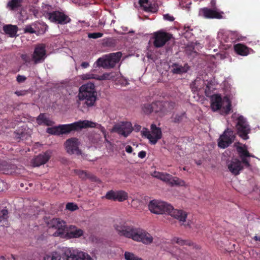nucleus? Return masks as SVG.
<instances>
[{"instance_id":"1","label":"nucleus","mask_w":260,"mask_h":260,"mask_svg":"<svg viewBox=\"0 0 260 260\" xmlns=\"http://www.w3.org/2000/svg\"><path fill=\"white\" fill-rule=\"evenodd\" d=\"M118 235L126 238L141 242L145 245H150L153 243L152 236L146 230L137 228L127 222H120L114 226Z\"/></svg>"},{"instance_id":"2","label":"nucleus","mask_w":260,"mask_h":260,"mask_svg":"<svg viewBox=\"0 0 260 260\" xmlns=\"http://www.w3.org/2000/svg\"><path fill=\"white\" fill-rule=\"evenodd\" d=\"M149 210L156 214L166 213L178 220L180 222H185L187 218V213L182 210L175 209L170 204L160 201H151L148 205Z\"/></svg>"},{"instance_id":"3","label":"nucleus","mask_w":260,"mask_h":260,"mask_svg":"<svg viewBox=\"0 0 260 260\" xmlns=\"http://www.w3.org/2000/svg\"><path fill=\"white\" fill-rule=\"evenodd\" d=\"M61 257L63 260H93L85 252L67 247L49 253L44 256V260H60Z\"/></svg>"},{"instance_id":"4","label":"nucleus","mask_w":260,"mask_h":260,"mask_svg":"<svg viewBox=\"0 0 260 260\" xmlns=\"http://www.w3.org/2000/svg\"><path fill=\"white\" fill-rule=\"evenodd\" d=\"M211 107L213 111L220 110V113L222 115L229 114L232 110L230 100L226 96L222 99L218 94H216L212 97Z\"/></svg>"},{"instance_id":"5","label":"nucleus","mask_w":260,"mask_h":260,"mask_svg":"<svg viewBox=\"0 0 260 260\" xmlns=\"http://www.w3.org/2000/svg\"><path fill=\"white\" fill-rule=\"evenodd\" d=\"M59 126L61 135H62L69 134L72 131H78L84 128L94 127L95 126V123L88 120H79L72 123L61 124Z\"/></svg>"},{"instance_id":"6","label":"nucleus","mask_w":260,"mask_h":260,"mask_svg":"<svg viewBox=\"0 0 260 260\" xmlns=\"http://www.w3.org/2000/svg\"><path fill=\"white\" fill-rule=\"evenodd\" d=\"M121 55L120 52H117L103 56L98 59L96 61V66L105 69L114 68L119 61Z\"/></svg>"},{"instance_id":"7","label":"nucleus","mask_w":260,"mask_h":260,"mask_svg":"<svg viewBox=\"0 0 260 260\" xmlns=\"http://www.w3.org/2000/svg\"><path fill=\"white\" fill-rule=\"evenodd\" d=\"M150 129L151 131L148 128L144 127L141 132V135L142 137L148 139L150 144L155 145L162 137L161 130L155 124L151 125Z\"/></svg>"},{"instance_id":"8","label":"nucleus","mask_w":260,"mask_h":260,"mask_svg":"<svg viewBox=\"0 0 260 260\" xmlns=\"http://www.w3.org/2000/svg\"><path fill=\"white\" fill-rule=\"evenodd\" d=\"M236 120L237 122L236 127L238 135L244 140L248 139L249 137L248 135L251 132V128L246 119L244 116L240 115L238 117Z\"/></svg>"},{"instance_id":"9","label":"nucleus","mask_w":260,"mask_h":260,"mask_svg":"<svg viewBox=\"0 0 260 260\" xmlns=\"http://www.w3.org/2000/svg\"><path fill=\"white\" fill-rule=\"evenodd\" d=\"M78 107L88 109L94 106L97 99L96 92L92 93H79Z\"/></svg>"},{"instance_id":"10","label":"nucleus","mask_w":260,"mask_h":260,"mask_svg":"<svg viewBox=\"0 0 260 260\" xmlns=\"http://www.w3.org/2000/svg\"><path fill=\"white\" fill-rule=\"evenodd\" d=\"M49 228H53L57 230L53 234L54 236H59L64 237V234L67 231V225L66 222L59 218H53L47 223Z\"/></svg>"},{"instance_id":"11","label":"nucleus","mask_w":260,"mask_h":260,"mask_svg":"<svg viewBox=\"0 0 260 260\" xmlns=\"http://www.w3.org/2000/svg\"><path fill=\"white\" fill-rule=\"evenodd\" d=\"M235 138L236 136L234 131L227 128L224 131L218 139V147L223 149L227 148L234 142Z\"/></svg>"},{"instance_id":"12","label":"nucleus","mask_w":260,"mask_h":260,"mask_svg":"<svg viewBox=\"0 0 260 260\" xmlns=\"http://www.w3.org/2000/svg\"><path fill=\"white\" fill-rule=\"evenodd\" d=\"M81 145L80 141L76 138H71L67 139L64 145L68 153L70 154L81 155V150L79 149Z\"/></svg>"},{"instance_id":"13","label":"nucleus","mask_w":260,"mask_h":260,"mask_svg":"<svg viewBox=\"0 0 260 260\" xmlns=\"http://www.w3.org/2000/svg\"><path fill=\"white\" fill-rule=\"evenodd\" d=\"M46 57V45L41 43L35 46L32 54V60L35 64L43 62Z\"/></svg>"},{"instance_id":"14","label":"nucleus","mask_w":260,"mask_h":260,"mask_svg":"<svg viewBox=\"0 0 260 260\" xmlns=\"http://www.w3.org/2000/svg\"><path fill=\"white\" fill-rule=\"evenodd\" d=\"M113 131L126 138L133 131L132 124L128 121L121 122L113 126Z\"/></svg>"},{"instance_id":"15","label":"nucleus","mask_w":260,"mask_h":260,"mask_svg":"<svg viewBox=\"0 0 260 260\" xmlns=\"http://www.w3.org/2000/svg\"><path fill=\"white\" fill-rule=\"evenodd\" d=\"M172 37L169 33L157 31L154 34L153 45L156 48H160L164 46Z\"/></svg>"},{"instance_id":"16","label":"nucleus","mask_w":260,"mask_h":260,"mask_svg":"<svg viewBox=\"0 0 260 260\" xmlns=\"http://www.w3.org/2000/svg\"><path fill=\"white\" fill-rule=\"evenodd\" d=\"M49 20L52 22L59 24H66L70 22L71 18L63 12L55 11L50 15Z\"/></svg>"},{"instance_id":"17","label":"nucleus","mask_w":260,"mask_h":260,"mask_svg":"<svg viewBox=\"0 0 260 260\" xmlns=\"http://www.w3.org/2000/svg\"><path fill=\"white\" fill-rule=\"evenodd\" d=\"M105 198L109 200L122 202L127 200L128 195L126 192L123 190H111L106 193Z\"/></svg>"},{"instance_id":"18","label":"nucleus","mask_w":260,"mask_h":260,"mask_svg":"<svg viewBox=\"0 0 260 260\" xmlns=\"http://www.w3.org/2000/svg\"><path fill=\"white\" fill-rule=\"evenodd\" d=\"M237 151L244 166L246 168H250L251 167L250 160L248 158L255 157L254 155L250 154L246 148L242 146H237Z\"/></svg>"},{"instance_id":"19","label":"nucleus","mask_w":260,"mask_h":260,"mask_svg":"<svg viewBox=\"0 0 260 260\" xmlns=\"http://www.w3.org/2000/svg\"><path fill=\"white\" fill-rule=\"evenodd\" d=\"M143 111L145 114H150L152 112L158 113L162 109V105L160 102H156L152 104H144L143 107Z\"/></svg>"},{"instance_id":"20","label":"nucleus","mask_w":260,"mask_h":260,"mask_svg":"<svg viewBox=\"0 0 260 260\" xmlns=\"http://www.w3.org/2000/svg\"><path fill=\"white\" fill-rule=\"evenodd\" d=\"M242 160L240 161L238 159H233L228 165L229 171L234 175H237L240 173L243 167L242 166Z\"/></svg>"},{"instance_id":"21","label":"nucleus","mask_w":260,"mask_h":260,"mask_svg":"<svg viewBox=\"0 0 260 260\" xmlns=\"http://www.w3.org/2000/svg\"><path fill=\"white\" fill-rule=\"evenodd\" d=\"M17 167L6 161H2L0 163V172L5 174H13L17 173Z\"/></svg>"},{"instance_id":"22","label":"nucleus","mask_w":260,"mask_h":260,"mask_svg":"<svg viewBox=\"0 0 260 260\" xmlns=\"http://www.w3.org/2000/svg\"><path fill=\"white\" fill-rule=\"evenodd\" d=\"M50 158V155L47 152L40 154L35 157L32 161L34 167H39L46 163Z\"/></svg>"},{"instance_id":"23","label":"nucleus","mask_w":260,"mask_h":260,"mask_svg":"<svg viewBox=\"0 0 260 260\" xmlns=\"http://www.w3.org/2000/svg\"><path fill=\"white\" fill-rule=\"evenodd\" d=\"M203 15L207 18L221 19L222 17V13L219 12L216 10H213L207 8L202 9Z\"/></svg>"},{"instance_id":"24","label":"nucleus","mask_w":260,"mask_h":260,"mask_svg":"<svg viewBox=\"0 0 260 260\" xmlns=\"http://www.w3.org/2000/svg\"><path fill=\"white\" fill-rule=\"evenodd\" d=\"M70 230L64 234L65 237L68 238H79L83 235V231L75 226H71Z\"/></svg>"},{"instance_id":"25","label":"nucleus","mask_w":260,"mask_h":260,"mask_svg":"<svg viewBox=\"0 0 260 260\" xmlns=\"http://www.w3.org/2000/svg\"><path fill=\"white\" fill-rule=\"evenodd\" d=\"M37 123L40 125L52 126L54 122L47 117L45 113H40L36 118Z\"/></svg>"},{"instance_id":"26","label":"nucleus","mask_w":260,"mask_h":260,"mask_svg":"<svg viewBox=\"0 0 260 260\" xmlns=\"http://www.w3.org/2000/svg\"><path fill=\"white\" fill-rule=\"evenodd\" d=\"M235 52L241 56H247L249 53V48L242 44H237L234 46Z\"/></svg>"},{"instance_id":"27","label":"nucleus","mask_w":260,"mask_h":260,"mask_svg":"<svg viewBox=\"0 0 260 260\" xmlns=\"http://www.w3.org/2000/svg\"><path fill=\"white\" fill-rule=\"evenodd\" d=\"M187 118L185 112L174 113L171 117V122L173 123H180Z\"/></svg>"},{"instance_id":"28","label":"nucleus","mask_w":260,"mask_h":260,"mask_svg":"<svg viewBox=\"0 0 260 260\" xmlns=\"http://www.w3.org/2000/svg\"><path fill=\"white\" fill-rule=\"evenodd\" d=\"M189 69L187 64H185L184 66H180L177 63H173L172 66V71L174 74H182L186 73Z\"/></svg>"},{"instance_id":"29","label":"nucleus","mask_w":260,"mask_h":260,"mask_svg":"<svg viewBox=\"0 0 260 260\" xmlns=\"http://www.w3.org/2000/svg\"><path fill=\"white\" fill-rule=\"evenodd\" d=\"M96 92L95 89L94 83L91 82L87 83L82 85L79 88V93H92Z\"/></svg>"},{"instance_id":"30","label":"nucleus","mask_w":260,"mask_h":260,"mask_svg":"<svg viewBox=\"0 0 260 260\" xmlns=\"http://www.w3.org/2000/svg\"><path fill=\"white\" fill-rule=\"evenodd\" d=\"M23 0H10L7 5V7L11 11H17L22 6Z\"/></svg>"},{"instance_id":"31","label":"nucleus","mask_w":260,"mask_h":260,"mask_svg":"<svg viewBox=\"0 0 260 260\" xmlns=\"http://www.w3.org/2000/svg\"><path fill=\"white\" fill-rule=\"evenodd\" d=\"M3 30L6 34L9 35L11 37H14L17 32L18 27L16 25H6L3 27Z\"/></svg>"},{"instance_id":"32","label":"nucleus","mask_w":260,"mask_h":260,"mask_svg":"<svg viewBox=\"0 0 260 260\" xmlns=\"http://www.w3.org/2000/svg\"><path fill=\"white\" fill-rule=\"evenodd\" d=\"M204 81L200 77H197L192 83L190 86L193 91L201 90L204 87Z\"/></svg>"},{"instance_id":"33","label":"nucleus","mask_w":260,"mask_h":260,"mask_svg":"<svg viewBox=\"0 0 260 260\" xmlns=\"http://www.w3.org/2000/svg\"><path fill=\"white\" fill-rule=\"evenodd\" d=\"M8 211L6 208H0V222L3 226L8 225Z\"/></svg>"},{"instance_id":"34","label":"nucleus","mask_w":260,"mask_h":260,"mask_svg":"<svg viewBox=\"0 0 260 260\" xmlns=\"http://www.w3.org/2000/svg\"><path fill=\"white\" fill-rule=\"evenodd\" d=\"M53 12V8L51 6L43 4L41 12L46 18L49 19L50 15H51Z\"/></svg>"},{"instance_id":"35","label":"nucleus","mask_w":260,"mask_h":260,"mask_svg":"<svg viewBox=\"0 0 260 260\" xmlns=\"http://www.w3.org/2000/svg\"><path fill=\"white\" fill-rule=\"evenodd\" d=\"M154 176L166 182H169L171 179V175L159 172H154Z\"/></svg>"},{"instance_id":"36","label":"nucleus","mask_w":260,"mask_h":260,"mask_svg":"<svg viewBox=\"0 0 260 260\" xmlns=\"http://www.w3.org/2000/svg\"><path fill=\"white\" fill-rule=\"evenodd\" d=\"M172 186L176 185L179 186H185L186 183L185 182L176 177H173L171 175V180L169 181V182Z\"/></svg>"},{"instance_id":"37","label":"nucleus","mask_w":260,"mask_h":260,"mask_svg":"<svg viewBox=\"0 0 260 260\" xmlns=\"http://www.w3.org/2000/svg\"><path fill=\"white\" fill-rule=\"evenodd\" d=\"M139 4L145 11H152V7L150 6L149 0H139Z\"/></svg>"},{"instance_id":"38","label":"nucleus","mask_w":260,"mask_h":260,"mask_svg":"<svg viewBox=\"0 0 260 260\" xmlns=\"http://www.w3.org/2000/svg\"><path fill=\"white\" fill-rule=\"evenodd\" d=\"M60 126H56L51 127H48L46 129V132L49 134L53 135L59 136L61 135L60 132Z\"/></svg>"},{"instance_id":"39","label":"nucleus","mask_w":260,"mask_h":260,"mask_svg":"<svg viewBox=\"0 0 260 260\" xmlns=\"http://www.w3.org/2000/svg\"><path fill=\"white\" fill-rule=\"evenodd\" d=\"M124 256L125 260H141L140 257H138L134 253L128 251H125Z\"/></svg>"},{"instance_id":"40","label":"nucleus","mask_w":260,"mask_h":260,"mask_svg":"<svg viewBox=\"0 0 260 260\" xmlns=\"http://www.w3.org/2000/svg\"><path fill=\"white\" fill-rule=\"evenodd\" d=\"M171 242L173 244L175 243L180 245H190L189 242L183 240L178 237H174L171 240Z\"/></svg>"},{"instance_id":"41","label":"nucleus","mask_w":260,"mask_h":260,"mask_svg":"<svg viewBox=\"0 0 260 260\" xmlns=\"http://www.w3.org/2000/svg\"><path fill=\"white\" fill-rule=\"evenodd\" d=\"M113 77H114V76L113 75V73H106L103 74L101 76L98 75L97 80H110Z\"/></svg>"},{"instance_id":"42","label":"nucleus","mask_w":260,"mask_h":260,"mask_svg":"<svg viewBox=\"0 0 260 260\" xmlns=\"http://www.w3.org/2000/svg\"><path fill=\"white\" fill-rule=\"evenodd\" d=\"M66 209L71 211H74L78 209V207L76 204L68 203L66 205Z\"/></svg>"},{"instance_id":"43","label":"nucleus","mask_w":260,"mask_h":260,"mask_svg":"<svg viewBox=\"0 0 260 260\" xmlns=\"http://www.w3.org/2000/svg\"><path fill=\"white\" fill-rule=\"evenodd\" d=\"M77 173L80 178L83 179L91 177L90 175L84 171L79 170L77 171Z\"/></svg>"},{"instance_id":"44","label":"nucleus","mask_w":260,"mask_h":260,"mask_svg":"<svg viewBox=\"0 0 260 260\" xmlns=\"http://www.w3.org/2000/svg\"><path fill=\"white\" fill-rule=\"evenodd\" d=\"M24 33H29V34H36L37 31L36 30H34L32 27H31L30 25H27L23 28Z\"/></svg>"},{"instance_id":"45","label":"nucleus","mask_w":260,"mask_h":260,"mask_svg":"<svg viewBox=\"0 0 260 260\" xmlns=\"http://www.w3.org/2000/svg\"><path fill=\"white\" fill-rule=\"evenodd\" d=\"M232 40H240V35L236 31H231L229 35Z\"/></svg>"},{"instance_id":"46","label":"nucleus","mask_w":260,"mask_h":260,"mask_svg":"<svg viewBox=\"0 0 260 260\" xmlns=\"http://www.w3.org/2000/svg\"><path fill=\"white\" fill-rule=\"evenodd\" d=\"M103 34L102 32H93V33H89L88 35V37L89 38L92 39H98L99 38H101L103 37Z\"/></svg>"},{"instance_id":"47","label":"nucleus","mask_w":260,"mask_h":260,"mask_svg":"<svg viewBox=\"0 0 260 260\" xmlns=\"http://www.w3.org/2000/svg\"><path fill=\"white\" fill-rule=\"evenodd\" d=\"M21 58L26 64L29 63L32 60V58L27 54H21Z\"/></svg>"},{"instance_id":"48","label":"nucleus","mask_w":260,"mask_h":260,"mask_svg":"<svg viewBox=\"0 0 260 260\" xmlns=\"http://www.w3.org/2000/svg\"><path fill=\"white\" fill-rule=\"evenodd\" d=\"M82 78L83 79H94L97 80L98 75L90 73L85 74L82 75Z\"/></svg>"},{"instance_id":"49","label":"nucleus","mask_w":260,"mask_h":260,"mask_svg":"<svg viewBox=\"0 0 260 260\" xmlns=\"http://www.w3.org/2000/svg\"><path fill=\"white\" fill-rule=\"evenodd\" d=\"M164 18L166 20H168L169 21H173L175 19L174 17L170 15L169 14H167L164 15Z\"/></svg>"},{"instance_id":"50","label":"nucleus","mask_w":260,"mask_h":260,"mask_svg":"<svg viewBox=\"0 0 260 260\" xmlns=\"http://www.w3.org/2000/svg\"><path fill=\"white\" fill-rule=\"evenodd\" d=\"M26 79V78L22 75H18L17 77V81L19 83H22L24 82Z\"/></svg>"},{"instance_id":"51","label":"nucleus","mask_w":260,"mask_h":260,"mask_svg":"<svg viewBox=\"0 0 260 260\" xmlns=\"http://www.w3.org/2000/svg\"><path fill=\"white\" fill-rule=\"evenodd\" d=\"M6 185V182L0 179V191H3L5 189L7 188Z\"/></svg>"},{"instance_id":"52","label":"nucleus","mask_w":260,"mask_h":260,"mask_svg":"<svg viewBox=\"0 0 260 260\" xmlns=\"http://www.w3.org/2000/svg\"><path fill=\"white\" fill-rule=\"evenodd\" d=\"M40 23L36 21L34 23H32L30 24H29L31 27H32V28L34 30H36L37 31L38 30V29H39V25Z\"/></svg>"},{"instance_id":"53","label":"nucleus","mask_w":260,"mask_h":260,"mask_svg":"<svg viewBox=\"0 0 260 260\" xmlns=\"http://www.w3.org/2000/svg\"><path fill=\"white\" fill-rule=\"evenodd\" d=\"M26 93L27 91L26 90L16 91L15 92V94H16L18 96L24 95L26 94Z\"/></svg>"},{"instance_id":"54","label":"nucleus","mask_w":260,"mask_h":260,"mask_svg":"<svg viewBox=\"0 0 260 260\" xmlns=\"http://www.w3.org/2000/svg\"><path fill=\"white\" fill-rule=\"evenodd\" d=\"M138 157L141 158H144L146 156V152L145 151H141L138 153Z\"/></svg>"},{"instance_id":"55","label":"nucleus","mask_w":260,"mask_h":260,"mask_svg":"<svg viewBox=\"0 0 260 260\" xmlns=\"http://www.w3.org/2000/svg\"><path fill=\"white\" fill-rule=\"evenodd\" d=\"M141 129V126L139 124H135L134 127H133V131H135L136 132H138L140 131Z\"/></svg>"},{"instance_id":"56","label":"nucleus","mask_w":260,"mask_h":260,"mask_svg":"<svg viewBox=\"0 0 260 260\" xmlns=\"http://www.w3.org/2000/svg\"><path fill=\"white\" fill-rule=\"evenodd\" d=\"M125 151H126V152L131 153L133 151V148L131 146L127 145L125 148Z\"/></svg>"},{"instance_id":"57","label":"nucleus","mask_w":260,"mask_h":260,"mask_svg":"<svg viewBox=\"0 0 260 260\" xmlns=\"http://www.w3.org/2000/svg\"><path fill=\"white\" fill-rule=\"evenodd\" d=\"M184 30L186 31V32H187L189 31H192L193 29L192 28H191L190 26L185 25L184 26Z\"/></svg>"},{"instance_id":"58","label":"nucleus","mask_w":260,"mask_h":260,"mask_svg":"<svg viewBox=\"0 0 260 260\" xmlns=\"http://www.w3.org/2000/svg\"><path fill=\"white\" fill-rule=\"evenodd\" d=\"M89 64L88 62H83L81 64V66L82 68H87L88 67H89Z\"/></svg>"},{"instance_id":"59","label":"nucleus","mask_w":260,"mask_h":260,"mask_svg":"<svg viewBox=\"0 0 260 260\" xmlns=\"http://www.w3.org/2000/svg\"><path fill=\"white\" fill-rule=\"evenodd\" d=\"M255 241H258L260 242V236H255L253 238Z\"/></svg>"},{"instance_id":"60","label":"nucleus","mask_w":260,"mask_h":260,"mask_svg":"<svg viewBox=\"0 0 260 260\" xmlns=\"http://www.w3.org/2000/svg\"><path fill=\"white\" fill-rule=\"evenodd\" d=\"M196 163L198 166H200L202 164V161L201 160H196Z\"/></svg>"},{"instance_id":"61","label":"nucleus","mask_w":260,"mask_h":260,"mask_svg":"<svg viewBox=\"0 0 260 260\" xmlns=\"http://www.w3.org/2000/svg\"><path fill=\"white\" fill-rule=\"evenodd\" d=\"M211 5H212V6L213 7H214H214H215V1H214L213 0H212V1H211Z\"/></svg>"},{"instance_id":"62","label":"nucleus","mask_w":260,"mask_h":260,"mask_svg":"<svg viewBox=\"0 0 260 260\" xmlns=\"http://www.w3.org/2000/svg\"><path fill=\"white\" fill-rule=\"evenodd\" d=\"M11 256H12V258L13 259V260H16L17 258L14 255L12 254Z\"/></svg>"},{"instance_id":"63","label":"nucleus","mask_w":260,"mask_h":260,"mask_svg":"<svg viewBox=\"0 0 260 260\" xmlns=\"http://www.w3.org/2000/svg\"><path fill=\"white\" fill-rule=\"evenodd\" d=\"M5 126L6 127V128H8L10 127V125H5Z\"/></svg>"},{"instance_id":"64","label":"nucleus","mask_w":260,"mask_h":260,"mask_svg":"<svg viewBox=\"0 0 260 260\" xmlns=\"http://www.w3.org/2000/svg\"><path fill=\"white\" fill-rule=\"evenodd\" d=\"M185 226H190V224L188 223L187 224H185Z\"/></svg>"}]
</instances>
